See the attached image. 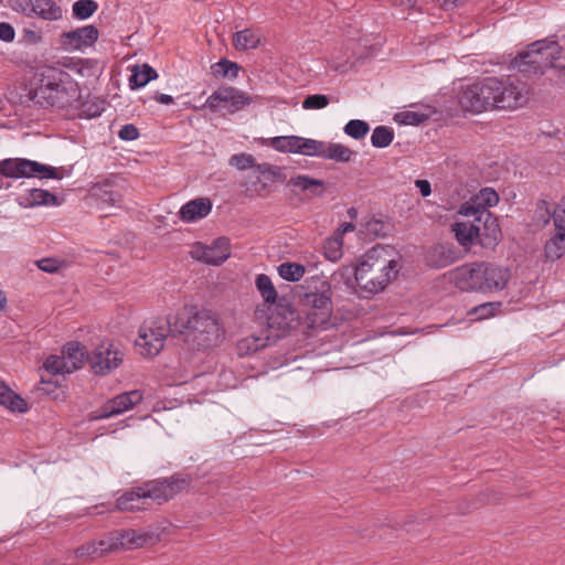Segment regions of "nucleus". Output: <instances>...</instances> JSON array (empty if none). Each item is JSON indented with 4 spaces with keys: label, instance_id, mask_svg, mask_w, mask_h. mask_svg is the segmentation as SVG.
Wrapping results in <instances>:
<instances>
[{
    "label": "nucleus",
    "instance_id": "nucleus-34",
    "mask_svg": "<svg viewBox=\"0 0 565 565\" xmlns=\"http://www.w3.org/2000/svg\"><path fill=\"white\" fill-rule=\"evenodd\" d=\"M501 306L500 301L484 302L470 309L468 316L472 321L487 320L493 318L499 312Z\"/></svg>",
    "mask_w": 565,
    "mask_h": 565
},
{
    "label": "nucleus",
    "instance_id": "nucleus-50",
    "mask_svg": "<svg viewBox=\"0 0 565 565\" xmlns=\"http://www.w3.org/2000/svg\"><path fill=\"white\" fill-rule=\"evenodd\" d=\"M95 541L98 545V551H99L102 557L107 554L117 552L113 532L107 533Z\"/></svg>",
    "mask_w": 565,
    "mask_h": 565
},
{
    "label": "nucleus",
    "instance_id": "nucleus-10",
    "mask_svg": "<svg viewBox=\"0 0 565 565\" xmlns=\"http://www.w3.org/2000/svg\"><path fill=\"white\" fill-rule=\"evenodd\" d=\"M390 224L383 214H348L341 221V232L355 233L360 239L372 241L385 236Z\"/></svg>",
    "mask_w": 565,
    "mask_h": 565
},
{
    "label": "nucleus",
    "instance_id": "nucleus-49",
    "mask_svg": "<svg viewBox=\"0 0 565 565\" xmlns=\"http://www.w3.org/2000/svg\"><path fill=\"white\" fill-rule=\"evenodd\" d=\"M329 105V97L322 94H313L307 96L302 100L303 109H322Z\"/></svg>",
    "mask_w": 565,
    "mask_h": 565
},
{
    "label": "nucleus",
    "instance_id": "nucleus-52",
    "mask_svg": "<svg viewBox=\"0 0 565 565\" xmlns=\"http://www.w3.org/2000/svg\"><path fill=\"white\" fill-rule=\"evenodd\" d=\"M402 122L404 125L417 126L428 119V115L422 111L407 110L401 114Z\"/></svg>",
    "mask_w": 565,
    "mask_h": 565
},
{
    "label": "nucleus",
    "instance_id": "nucleus-2",
    "mask_svg": "<svg viewBox=\"0 0 565 565\" xmlns=\"http://www.w3.org/2000/svg\"><path fill=\"white\" fill-rule=\"evenodd\" d=\"M79 97V87L70 74L55 67H43L39 83L31 90V99L42 107L70 110Z\"/></svg>",
    "mask_w": 565,
    "mask_h": 565
},
{
    "label": "nucleus",
    "instance_id": "nucleus-43",
    "mask_svg": "<svg viewBox=\"0 0 565 565\" xmlns=\"http://www.w3.org/2000/svg\"><path fill=\"white\" fill-rule=\"evenodd\" d=\"M370 125L361 119H351L347 122L343 131L353 139L360 140L366 136Z\"/></svg>",
    "mask_w": 565,
    "mask_h": 565
},
{
    "label": "nucleus",
    "instance_id": "nucleus-17",
    "mask_svg": "<svg viewBox=\"0 0 565 565\" xmlns=\"http://www.w3.org/2000/svg\"><path fill=\"white\" fill-rule=\"evenodd\" d=\"M190 255L198 262L217 266L230 257L231 244L226 237H218L211 245L195 243L191 246Z\"/></svg>",
    "mask_w": 565,
    "mask_h": 565
},
{
    "label": "nucleus",
    "instance_id": "nucleus-24",
    "mask_svg": "<svg viewBox=\"0 0 565 565\" xmlns=\"http://www.w3.org/2000/svg\"><path fill=\"white\" fill-rule=\"evenodd\" d=\"M425 259L433 268H444L457 262L459 254L451 244H435L427 250Z\"/></svg>",
    "mask_w": 565,
    "mask_h": 565
},
{
    "label": "nucleus",
    "instance_id": "nucleus-13",
    "mask_svg": "<svg viewBox=\"0 0 565 565\" xmlns=\"http://www.w3.org/2000/svg\"><path fill=\"white\" fill-rule=\"evenodd\" d=\"M252 103L253 98L247 93L233 86H221L196 109L210 108L213 111L227 109L228 113L234 114Z\"/></svg>",
    "mask_w": 565,
    "mask_h": 565
},
{
    "label": "nucleus",
    "instance_id": "nucleus-25",
    "mask_svg": "<svg viewBox=\"0 0 565 565\" xmlns=\"http://www.w3.org/2000/svg\"><path fill=\"white\" fill-rule=\"evenodd\" d=\"M117 552L145 546L150 536L145 532L136 530H117L113 532Z\"/></svg>",
    "mask_w": 565,
    "mask_h": 565
},
{
    "label": "nucleus",
    "instance_id": "nucleus-28",
    "mask_svg": "<svg viewBox=\"0 0 565 565\" xmlns=\"http://www.w3.org/2000/svg\"><path fill=\"white\" fill-rule=\"evenodd\" d=\"M269 337L266 332L260 334H250L237 342V352L239 355H249L260 349L265 348L268 343Z\"/></svg>",
    "mask_w": 565,
    "mask_h": 565
},
{
    "label": "nucleus",
    "instance_id": "nucleus-47",
    "mask_svg": "<svg viewBox=\"0 0 565 565\" xmlns=\"http://www.w3.org/2000/svg\"><path fill=\"white\" fill-rule=\"evenodd\" d=\"M36 266L44 273L54 274L65 268L66 262L61 258L47 257L36 260Z\"/></svg>",
    "mask_w": 565,
    "mask_h": 565
},
{
    "label": "nucleus",
    "instance_id": "nucleus-22",
    "mask_svg": "<svg viewBox=\"0 0 565 565\" xmlns=\"http://www.w3.org/2000/svg\"><path fill=\"white\" fill-rule=\"evenodd\" d=\"M106 109V102L103 98L87 95L85 98L77 97L76 102L72 104L70 113L72 116L79 118L92 119L99 117Z\"/></svg>",
    "mask_w": 565,
    "mask_h": 565
},
{
    "label": "nucleus",
    "instance_id": "nucleus-46",
    "mask_svg": "<svg viewBox=\"0 0 565 565\" xmlns=\"http://www.w3.org/2000/svg\"><path fill=\"white\" fill-rule=\"evenodd\" d=\"M213 207L209 198H196L183 204L178 212H211Z\"/></svg>",
    "mask_w": 565,
    "mask_h": 565
},
{
    "label": "nucleus",
    "instance_id": "nucleus-30",
    "mask_svg": "<svg viewBox=\"0 0 565 565\" xmlns=\"http://www.w3.org/2000/svg\"><path fill=\"white\" fill-rule=\"evenodd\" d=\"M33 15L46 21H57L62 19V9L53 0H33Z\"/></svg>",
    "mask_w": 565,
    "mask_h": 565
},
{
    "label": "nucleus",
    "instance_id": "nucleus-26",
    "mask_svg": "<svg viewBox=\"0 0 565 565\" xmlns=\"http://www.w3.org/2000/svg\"><path fill=\"white\" fill-rule=\"evenodd\" d=\"M146 486L125 492L117 499V508L122 511L143 510L149 505Z\"/></svg>",
    "mask_w": 565,
    "mask_h": 565
},
{
    "label": "nucleus",
    "instance_id": "nucleus-7",
    "mask_svg": "<svg viewBox=\"0 0 565 565\" xmlns=\"http://www.w3.org/2000/svg\"><path fill=\"white\" fill-rule=\"evenodd\" d=\"M125 356V348L120 341L105 338L90 354L87 353V362L95 375L106 376L122 365Z\"/></svg>",
    "mask_w": 565,
    "mask_h": 565
},
{
    "label": "nucleus",
    "instance_id": "nucleus-15",
    "mask_svg": "<svg viewBox=\"0 0 565 565\" xmlns=\"http://www.w3.org/2000/svg\"><path fill=\"white\" fill-rule=\"evenodd\" d=\"M479 294L492 296L503 292L511 280L512 274L509 267L481 260Z\"/></svg>",
    "mask_w": 565,
    "mask_h": 565
},
{
    "label": "nucleus",
    "instance_id": "nucleus-9",
    "mask_svg": "<svg viewBox=\"0 0 565 565\" xmlns=\"http://www.w3.org/2000/svg\"><path fill=\"white\" fill-rule=\"evenodd\" d=\"M0 174L6 178L62 179L63 168H55L24 158H9L0 161Z\"/></svg>",
    "mask_w": 565,
    "mask_h": 565
},
{
    "label": "nucleus",
    "instance_id": "nucleus-8",
    "mask_svg": "<svg viewBox=\"0 0 565 565\" xmlns=\"http://www.w3.org/2000/svg\"><path fill=\"white\" fill-rule=\"evenodd\" d=\"M86 361V347L78 341H70L62 347L60 354H51L45 359L43 369L54 375H64L82 369Z\"/></svg>",
    "mask_w": 565,
    "mask_h": 565
},
{
    "label": "nucleus",
    "instance_id": "nucleus-31",
    "mask_svg": "<svg viewBox=\"0 0 565 565\" xmlns=\"http://www.w3.org/2000/svg\"><path fill=\"white\" fill-rule=\"evenodd\" d=\"M348 233L349 232H341L340 223L334 234L324 242L323 252L327 259H329L330 262H338L342 257V236Z\"/></svg>",
    "mask_w": 565,
    "mask_h": 565
},
{
    "label": "nucleus",
    "instance_id": "nucleus-53",
    "mask_svg": "<svg viewBox=\"0 0 565 565\" xmlns=\"http://www.w3.org/2000/svg\"><path fill=\"white\" fill-rule=\"evenodd\" d=\"M294 184L296 186H299L301 190L306 191V190H311L312 192H315L313 189H319V188H322L323 183L319 180H316V179H311L309 177H306V175H299Z\"/></svg>",
    "mask_w": 565,
    "mask_h": 565
},
{
    "label": "nucleus",
    "instance_id": "nucleus-48",
    "mask_svg": "<svg viewBox=\"0 0 565 565\" xmlns=\"http://www.w3.org/2000/svg\"><path fill=\"white\" fill-rule=\"evenodd\" d=\"M230 164L232 167L237 168L241 171L249 169V168H254V167L256 168L254 157L252 154L245 153V152L233 154L230 159Z\"/></svg>",
    "mask_w": 565,
    "mask_h": 565
},
{
    "label": "nucleus",
    "instance_id": "nucleus-4",
    "mask_svg": "<svg viewBox=\"0 0 565 565\" xmlns=\"http://www.w3.org/2000/svg\"><path fill=\"white\" fill-rule=\"evenodd\" d=\"M185 339L195 350H210L220 345L225 338V329L220 317L212 310L202 309L188 317Z\"/></svg>",
    "mask_w": 565,
    "mask_h": 565
},
{
    "label": "nucleus",
    "instance_id": "nucleus-64",
    "mask_svg": "<svg viewBox=\"0 0 565 565\" xmlns=\"http://www.w3.org/2000/svg\"><path fill=\"white\" fill-rule=\"evenodd\" d=\"M461 0H444V4L447 6V4H452V6H458L460 3Z\"/></svg>",
    "mask_w": 565,
    "mask_h": 565
},
{
    "label": "nucleus",
    "instance_id": "nucleus-51",
    "mask_svg": "<svg viewBox=\"0 0 565 565\" xmlns=\"http://www.w3.org/2000/svg\"><path fill=\"white\" fill-rule=\"evenodd\" d=\"M7 3L17 12L23 13L26 17L33 15V0H7Z\"/></svg>",
    "mask_w": 565,
    "mask_h": 565
},
{
    "label": "nucleus",
    "instance_id": "nucleus-61",
    "mask_svg": "<svg viewBox=\"0 0 565 565\" xmlns=\"http://www.w3.org/2000/svg\"><path fill=\"white\" fill-rule=\"evenodd\" d=\"M393 1L401 6H408V7H413L416 2V0H393Z\"/></svg>",
    "mask_w": 565,
    "mask_h": 565
},
{
    "label": "nucleus",
    "instance_id": "nucleus-32",
    "mask_svg": "<svg viewBox=\"0 0 565 565\" xmlns=\"http://www.w3.org/2000/svg\"><path fill=\"white\" fill-rule=\"evenodd\" d=\"M158 77L157 71L148 64L141 66L136 65L132 68V74L129 78L130 88H141L146 86L150 81Z\"/></svg>",
    "mask_w": 565,
    "mask_h": 565
},
{
    "label": "nucleus",
    "instance_id": "nucleus-19",
    "mask_svg": "<svg viewBox=\"0 0 565 565\" xmlns=\"http://www.w3.org/2000/svg\"><path fill=\"white\" fill-rule=\"evenodd\" d=\"M188 486V479L173 477L171 479L150 482L146 484V489L148 491L147 494L149 495V500L160 504L186 489Z\"/></svg>",
    "mask_w": 565,
    "mask_h": 565
},
{
    "label": "nucleus",
    "instance_id": "nucleus-16",
    "mask_svg": "<svg viewBox=\"0 0 565 565\" xmlns=\"http://www.w3.org/2000/svg\"><path fill=\"white\" fill-rule=\"evenodd\" d=\"M480 274L481 260H473L450 269L446 276L448 281L459 291L479 294Z\"/></svg>",
    "mask_w": 565,
    "mask_h": 565
},
{
    "label": "nucleus",
    "instance_id": "nucleus-35",
    "mask_svg": "<svg viewBox=\"0 0 565 565\" xmlns=\"http://www.w3.org/2000/svg\"><path fill=\"white\" fill-rule=\"evenodd\" d=\"M26 201L29 206L32 207L39 205H60L57 196L51 193L50 191L43 189H32L29 193Z\"/></svg>",
    "mask_w": 565,
    "mask_h": 565
},
{
    "label": "nucleus",
    "instance_id": "nucleus-27",
    "mask_svg": "<svg viewBox=\"0 0 565 565\" xmlns=\"http://www.w3.org/2000/svg\"><path fill=\"white\" fill-rule=\"evenodd\" d=\"M0 405L11 413L23 414L29 411L28 402L3 382H0Z\"/></svg>",
    "mask_w": 565,
    "mask_h": 565
},
{
    "label": "nucleus",
    "instance_id": "nucleus-59",
    "mask_svg": "<svg viewBox=\"0 0 565 565\" xmlns=\"http://www.w3.org/2000/svg\"><path fill=\"white\" fill-rule=\"evenodd\" d=\"M205 214H180L181 220L185 223H193L202 218Z\"/></svg>",
    "mask_w": 565,
    "mask_h": 565
},
{
    "label": "nucleus",
    "instance_id": "nucleus-39",
    "mask_svg": "<svg viewBox=\"0 0 565 565\" xmlns=\"http://www.w3.org/2000/svg\"><path fill=\"white\" fill-rule=\"evenodd\" d=\"M545 257L555 260L559 259L565 255V236L562 234H555L546 244H545Z\"/></svg>",
    "mask_w": 565,
    "mask_h": 565
},
{
    "label": "nucleus",
    "instance_id": "nucleus-12",
    "mask_svg": "<svg viewBox=\"0 0 565 565\" xmlns=\"http://www.w3.org/2000/svg\"><path fill=\"white\" fill-rule=\"evenodd\" d=\"M490 77H484L472 84L461 86L457 98L465 111L480 114L490 109L491 100Z\"/></svg>",
    "mask_w": 565,
    "mask_h": 565
},
{
    "label": "nucleus",
    "instance_id": "nucleus-38",
    "mask_svg": "<svg viewBox=\"0 0 565 565\" xmlns=\"http://www.w3.org/2000/svg\"><path fill=\"white\" fill-rule=\"evenodd\" d=\"M268 145L279 152L296 153L298 147V136H278L269 139Z\"/></svg>",
    "mask_w": 565,
    "mask_h": 565
},
{
    "label": "nucleus",
    "instance_id": "nucleus-40",
    "mask_svg": "<svg viewBox=\"0 0 565 565\" xmlns=\"http://www.w3.org/2000/svg\"><path fill=\"white\" fill-rule=\"evenodd\" d=\"M394 139V131L387 126H377L373 129L371 143L375 148H386Z\"/></svg>",
    "mask_w": 565,
    "mask_h": 565
},
{
    "label": "nucleus",
    "instance_id": "nucleus-42",
    "mask_svg": "<svg viewBox=\"0 0 565 565\" xmlns=\"http://www.w3.org/2000/svg\"><path fill=\"white\" fill-rule=\"evenodd\" d=\"M256 287L266 302L274 303L276 301L277 291L268 276L263 274L258 275L256 278Z\"/></svg>",
    "mask_w": 565,
    "mask_h": 565
},
{
    "label": "nucleus",
    "instance_id": "nucleus-41",
    "mask_svg": "<svg viewBox=\"0 0 565 565\" xmlns=\"http://www.w3.org/2000/svg\"><path fill=\"white\" fill-rule=\"evenodd\" d=\"M98 9V4L94 0H77L73 3V17L78 20L90 18Z\"/></svg>",
    "mask_w": 565,
    "mask_h": 565
},
{
    "label": "nucleus",
    "instance_id": "nucleus-36",
    "mask_svg": "<svg viewBox=\"0 0 565 565\" xmlns=\"http://www.w3.org/2000/svg\"><path fill=\"white\" fill-rule=\"evenodd\" d=\"M323 147L324 141L298 136V147L296 153L321 158Z\"/></svg>",
    "mask_w": 565,
    "mask_h": 565
},
{
    "label": "nucleus",
    "instance_id": "nucleus-11",
    "mask_svg": "<svg viewBox=\"0 0 565 565\" xmlns=\"http://www.w3.org/2000/svg\"><path fill=\"white\" fill-rule=\"evenodd\" d=\"M168 332L169 330L163 321H145L139 327L138 334L135 340L137 353L146 359L157 356L164 347Z\"/></svg>",
    "mask_w": 565,
    "mask_h": 565
},
{
    "label": "nucleus",
    "instance_id": "nucleus-21",
    "mask_svg": "<svg viewBox=\"0 0 565 565\" xmlns=\"http://www.w3.org/2000/svg\"><path fill=\"white\" fill-rule=\"evenodd\" d=\"M281 168L269 163L257 164L256 169L249 175L250 186L247 189L250 192L262 194L269 184L277 180H281Z\"/></svg>",
    "mask_w": 565,
    "mask_h": 565
},
{
    "label": "nucleus",
    "instance_id": "nucleus-57",
    "mask_svg": "<svg viewBox=\"0 0 565 565\" xmlns=\"http://www.w3.org/2000/svg\"><path fill=\"white\" fill-rule=\"evenodd\" d=\"M416 188L423 196H428L431 193V185L428 180L419 179L415 181Z\"/></svg>",
    "mask_w": 565,
    "mask_h": 565
},
{
    "label": "nucleus",
    "instance_id": "nucleus-44",
    "mask_svg": "<svg viewBox=\"0 0 565 565\" xmlns=\"http://www.w3.org/2000/svg\"><path fill=\"white\" fill-rule=\"evenodd\" d=\"M75 555L82 562L96 561L102 557L96 541L87 542L76 548Z\"/></svg>",
    "mask_w": 565,
    "mask_h": 565
},
{
    "label": "nucleus",
    "instance_id": "nucleus-20",
    "mask_svg": "<svg viewBox=\"0 0 565 565\" xmlns=\"http://www.w3.org/2000/svg\"><path fill=\"white\" fill-rule=\"evenodd\" d=\"M98 36V29L89 24L62 33L60 43L67 51H77L94 45Z\"/></svg>",
    "mask_w": 565,
    "mask_h": 565
},
{
    "label": "nucleus",
    "instance_id": "nucleus-45",
    "mask_svg": "<svg viewBox=\"0 0 565 565\" xmlns=\"http://www.w3.org/2000/svg\"><path fill=\"white\" fill-rule=\"evenodd\" d=\"M213 71L217 76H228L231 78H235L238 74L239 67L237 63L222 58L213 65Z\"/></svg>",
    "mask_w": 565,
    "mask_h": 565
},
{
    "label": "nucleus",
    "instance_id": "nucleus-55",
    "mask_svg": "<svg viewBox=\"0 0 565 565\" xmlns=\"http://www.w3.org/2000/svg\"><path fill=\"white\" fill-rule=\"evenodd\" d=\"M15 35L13 26L8 22H0V40L4 42L13 41Z\"/></svg>",
    "mask_w": 565,
    "mask_h": 565
},
{
    "label": "nucleus",
    "instance_id": "nucleus-1",
    "mask_svg": "<svg viewBox=\"0 0 565 565\" xmlns=\"http://www.w3.org/2000/svg\"><path fill=\"white\" fill-rule=\"evenodd\" d=\"M399 271L398 260L384 248H372L362 255L353 269L354 278L349 286L363 297L383 291Z\"/></svg>",
    "mask_w": 565,
    "mask_h": 565
},
{
    "label": "nucleus",
    "instance_id": "nucleus-63",
    "mask_svg": "<svg viewBox=\"0 0 565 565\" xmlns=\"http://www.w3.org/2000/svg\"><path fill=\"white\" fill-rule=\"evenodd\" d=\"M554 212H565V194L563 195L561 202L557 205V210Z\"/></svg>",
    "mask_w": 565,
    "mask_h": 565
},
{
    "label": "nucleus",
    "instance_id": "nucleus-18",
    "mask_svg": "<svg viewBox=\"0 0 565 565\" xmlns=\"http://www.w3.org/2000/svg\"><path fill=\"white\" fill-rule=\"evenodd\" d=\"M142 399V395L139 391H130L122 393L120 395L115 396L114 398L106 402L100 409H98L93 419H104L113 416L120 415L129 409H131L135 405L140 403Z\"/></svg>",
    "mask_w": 565,
    "mask_h": 565
},
{
    "label": "nucleus",
    "instance_id": "nucleus-56",
    "mask_svg": "<svg viewBox=\"0 0 565 565\" xmlns=\"http://www.w3.org/2000/svg\"><path fill=\"white\" fill-rule=\"evenodd\" d=\"M553 223L557 231L556 234H562L565 236V214H552Z\"/></svg>",
    "mask_w": 565,
    "mask_h": 565
},
{
    "label": "nucleus",
    "instance_id": "nucleus-6",
    "mask_svg": "<svg viewBox=\"0 0 565 565\" xmlns=\"http://www.w3.org/2000/svg\"><path fill=\"white\" fill-rule=\"evenodd\" d=\"M491 100L490 109L513 110L527 102L526 85L516 77H490Z\"/></svg>",
    "mask_w": 565,
    "mask_h": 565
},
{
    "label": "nucleus",
    "instance_id": "nucleus-3",
    "mask_svg": "<svg viewBox=\"0 0 565 565\" xmlns=\"http://www.w3.org/2000/svg\"><path fill=\"white\" fill-rule=\"evenodd\" d=\"M451 231L458 244L470 248L478 244L483 248H494L501 239V228L494 214H462Z\"/></svg>",
    "mask_w": 565,
    "mask_h": 565
},
{
    "label": "nucleus",
    "instance_id": "nucleus-60",
    "mask_svg": "<svg viewBox=\"0 0 565 565\" xmlns=\"http://www.w3.org/2000/svg\"><path fill=\"white\" fill-rule=\"evenodd\" d=\"M536 212H550V204L546 200H539L536 203Z\"/></svg>",
    "mask_w": 565,
    "mask_h": 565
},
{
    "label": "nucleus",
    "instance_id": "nucleus-33",
    "mask_svg": "<svg viewBox=\"0 0 565 565\" xmlns=\"http://www.w3.org/2000/svg\"><path fill=\"white\" fill-rule=\"evenodd\" d=\"M352 154L353 151L342 143L324 142L321 158L326 160H334L338 162H349Z\"/></svg>",
    "mask_w": 565,
    "mask_h": 565
},
{
    "label": "nucleus",
    "instance_id": "nucleus-62",
    "mask_svg": "<svg viewBox=\"0 0 565 565\" xmlns=\"http://www.w3.org/2000/svg\"><path fill=\"white\" fill-rule=\"evenodd\" d=\"M156 225L159 228L166 226V224H164V216L163 215L159 214V215L156 216Z\"/></svg>",
    "mask_w": 565,
    "mask_h": 565
},
{
    "label": "nucleus",
    "instance_id": "nucleus-29",
    "mask_svg": "<svg viewBox=\"0 0 565 565\" xmlns=\"http://www.w3.org/2000/svg\"><path fill=\"white\" fill-rule=\"evenodd\" d=\"M260 44V33L253 29L237 31L233 35V45L238 51L256 49Z\"/></svg>",
    "mask_w": 565,
    "mask_h": 565
},
{
    "label": "nucleus",
    "instance_id": "nucleus-23",
    "mask_svg": "<svg viewBox=\"0 0 565 565\" xmlns=\"http://www.w3.org/2000/svg\"><path fill=\"white\" fill-rule=\"evenodd\" d=\"M499 200V194L494 189L482 188L466 201L458 212H489V209L494 207Z\"/></svg>",
    "mask_w": 565,
    "mask_h": 565
},
{
    "label": "nucleus",
    "instance_id": "nucleus-14",
    "mask_svg": "<svg viewBox=\"0 0 565 565\" xmlns=\"http://www.w3.org/2000/svg\"><path fill=\"white\" fill-rule=\"evenodd\" d=\"M306 320L310 328H326L332 315L331 292L329 288L318 292H308L303 298Z\"/></svg>",
    "mask_w": 565,
    "mask_h": 565
},
{
    "label": "nucleus",
    "instance_id": "nucleus-37",
    "mask_svg": "<svg viewBox=\"0 0 565 565\" xmlns=\"http://www.w3.org/2000/svg\"><path fill=\"white\" fill-rule=\"evenodd\" d=\"M279 276L287 281H298L305 274L306 268L301 264L286 262L277 267Z\"/></svg>",
    "mask_w": 565,
    "mask_h": 565
},
{
    "label": "nucleus",
    "instance_id": "nucleus-54",
    "mask_svg": "<svg viewBox=\"0 0 565 565\" xmlns=\"http://www.w3.org/2000/svg\"><path fill=\"white\" fill-rule=\"evenodd\" d=\"M118 137L125 141H132L139 137V130L135 125L127 124L120 128Z\"/></svg>",
    "mask_w": 565,
    "mask_h": 565
},
{
    "label": "nucleus",
    "instance_id": "nucleus-5",
    "mask_svg": "<svg viewBox=\"0 0 565 565\" xmlns=\"http://www.w3.org/2000/svg\"><path fill=\"white\" fill-rule=\"evenodd\" d=\"M565 61V50L556 42L540 40L527 45L513 60V65L523 73H543L547 67L559 66Z\"/></svg>",
    "mask_w": 565,
    "mask_h": 565
},
{
    "label": "nucleus",
    "instance_id": "nucleus-58",
    "mask_svg": "<svg viewBox=\"0 0 565 565\" xmlns=\"http://www.w3.org/2000/svg\"><path fill=\"white\" fill-rule=\"evenodd\" d=\"M154 100L163 105H171L174 103L173 97L168 94H157L154 96Z\"/></svg>",
    "mask_w": 565,
    "mask_h": 565
}]
</instances>
